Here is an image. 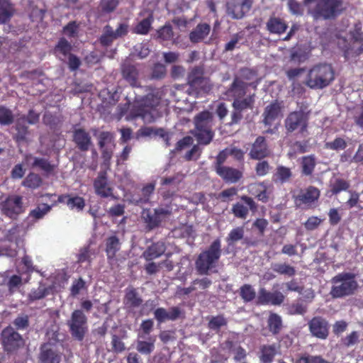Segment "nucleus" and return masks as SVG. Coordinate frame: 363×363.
I'll return each mask as SVG.
<instances>
[{"label":"nucleus","instance_id":"7","mask_svg":"<svg viewBox=\"0 0 363 363\" xmlns=\"http://www.w3.org/2000/svg\"><path fill=\"white\" fill-rule=\"evenodd\" d=\"M334 79L333 67L326 63L318 64L310 69L306 84L311 89H322L329 86Z\"/></svg>","mask_w":363,"mask_h":363},{"label":"nucleus","instance_id":"35","mask_svg":"<svg viewBox=\"0 0 363 363\" xmlns=\"http://www.w3.org/2000/svg\"><path fill=\"white\" fill-rule=\"evenodd\" d=\"M16 12L14 6L9 0H0V24L9 23Z\"/></svg>","mask_w":363,"mask_h":363},{"label":"nucleus","instance_id":"20","mask_svg":"<svg viewBox=\"0 0 363 363\" xmlns=\"http://www.w3.org/2000/svg\"><path fill=\"white\" fill-rule=\"evenodd\" d=\"M182 315L183 311L178 306L170 307L169 310L160 307L154 311V317L158 323H162L168 320L175 321L180 318Z\"/></svg>","mask_w":363,"mask_h":363},{"label":"nucleus","instance_id":"27","mask_svg":"<svg viewBox=\"0 0 363 363\" xmlns=\"http://www.w3.org/2000/svg\"><path fill=\"white\" fill-rule=\"evenodd\" d=\"M121 74L132 87H142L139 82V72L135 65L124 63L121 67Z\"/></svg>","mask_w":363,"mask_h":363},{"label":"nucleus","instance_id":"10","mask_svg":"<svg viewBox=\"0 0 363 363\" xmlns=\"http://www.w3.org/2000/svg\"><path fill=\"white\" fill-rule=\"evenodd\" d=\"M0 340L3 350L8 354H16L25 345L23 336L10 325L2 330Z\"/></svg>","mask_w":363,"mask_h":363},{"label":"nucleus","instance_id":"40","mask_svg":"<svg viewBox=\"0 0 363 363\" xmlns=\"http://www.w3.org/2000/svg\"><path fill=\"white\" fill-rule=\"evenodd\" d=\"M316 166L315 157L313 155L303 156L301 158V174L304 176H311Z\"/></svg>","mask_w":363,"mask_h":363},{"label":"nucleus","instance_id":"39","mask_svg":"<svg viewBox=\"0 0 363 363\" xmlns=\"http://www.w3.org/2000/svg\"><path fill=\"white\" fill-rule=\"evenodd\" d=\"M121 249V242L116 235H111L106 239V253L108 259H113Z\"/></svg>","mask_w":363,"mask_h":363},{"label":"nucleus","instance_id":"45","mask_svg":"<svg viewBox=\"0 0 363 363\" xmlns=\"http://www.w3.org/2000/svg\"><path fill=\"white\" fill-rule=\"evenodd\" d=\"M272 269L274 272L280 275H285L289 277H294L296 273L295 267L286 263H273Z\"/></svg>","mask_w":363,"mask_h":363},{"label":"nucleus","instance_id":"2","mask_svg":"<svg viewBox=\"0 0 363 363\" xmlns=\"http://www.w3.org/2000/svg\"><path fill=\"white\" fill-rule=\"evenodd\" d=\"M160 104V99L153 94L148 93L145 96H135L133 102L129 100L124 104L118 106L121 116H125L127 120L141 118L145 123L155 121L153 111Z\"/></svg>","mask_w":363,"mask_h":363},{"label":"nucleus","instance_id":"11","mask_svg":"<svg viewBox=\"0 0 363 363\" xmlns=\"http://www.w3.org/2000/svg\"><path fill=\"white\" fill-rule=\"evenodd\" d=\"M308 115L303 111H295L289 113L284 121V127L288 133L297 132L302 137L308 135Z\"/></svg>","mask_w":363,"mask_h":363},{"label":"nucleus","instance_id":"50","mask_svg":"<svg viewBox=\"0 0 363 363\" xmlns=\"http://www.w3.org/2000/svg\"><path fill=\"white\" fill-rule=\"evenodd\" d=\"M360 333L359 331H352L341 338L340 344L347 348L351 347L359 342Z\"/></svg>","mask_w":363,"mask_h":363},{"label":"nucleus","instance_id":"46","mask_svg":"<svg viewBox=\"0 0 363 363\" xmlns=\"http://www.w3.org/2000/svg\"><path fill=\"white\" fill-rule=\"evenodd\" d=\"M42 183L43 179L39 174L30 172L26 176L22 184L25 187L35 189L40 187Z\"/></svg>","mask_w":363,"mask_h":363},{"label":"nucleus","instance_id":"25","mask_svg":"<svg viewBox=\"0 0 363 363\" xmlns=\"http://www.w3.org/2000/svg\"><path fill=\"white\" fill-rule=\"evenodd\" d=\"M72 140L82 152H87L92 145L90 134L84 128H76L73 131Z\"/></svg>","mask_w":363,"mask_h":363},{"label":"nucleus","instance_id":"29","mask_svg":"<svg viewBox=\"0 0 363 363\" xmlns=\"http://www.w3.org/2000/svg\"><path fill=\"white\" fill-rule=\"evenodd\" d=\"M216 172L226 183H236L242 177V172L241 171L227 166L219 168Z\"/></svg>","mask_w":363,"mask_h":363},{"label":"nucleus","instance_id":"48","mask_svg":"<svg viewBox=\"0 0 363 363\" xmlns=\"http://www.w3.org/2000/svg\"><path fill=\"white\" fill-rule=\"evenodd\" d=\"M228 324L227 319L223 315H218L213 316L208 323V328L216 333H218L220 328L223 326H226Z\"/></svg>","mask_w":363,"mask_h":363},{"label":"nucleus","instance_id":"23","mask_svg":"<svg viewBox=\"0 0 363 363\" xmlns=\"http://www.w3.org/2000/svg\"><path fill=\"white\" fill-rule=\"evenodd\" d=\"M289 28L287 21L275 14L271 15L266 22V30L269 34L281 35L286 33Z\"/></svg>","mask_w":363,"mask_h":363},{"label":"nucleus","instance_id":"41","mask_svg":"<svg viewBox=\"0 0 363 363\" xmlns=\"http://www.w3.org/2000/svg\"><path fill=\"white\" fill-rule=\"evenodd\" d=\"M350 186V182L342 178H335L330 180L329 187L332 195H337L342 191H346Z\"/></svg>","mask_w":363,"mask_h":363},{"label":"nucleus","instance_id":"61","mask_svg":"<svg viewBox=\"0 0 363 363\" xmlns=\"http://www.w3.org/2000/svg\"><path fill=\"white\" fill-rule=\"evenodd\" d=\"M296 363H330L320 355L307 354L301 357Z\"/></svg>","mask_w":363,"mask_h":363},{"label":"nucleus","instance_id":"1","mask_svg":"<svg viewBox=\"0 0 363 363\" xmlns=\"http://www.w3.org/2000/svg\"><path fill=\"white\" fill-rule=\"evenodd\" d=\"M256 76V72L252 69L244 67L240 69V76H235L233 82L225 91L228 99L233 100V111L230 114V121L227 125L232 126L238 125L243 118V112L252 110L255 103V93L247 95V89L252 84L244 80H252Z\"/></svg>","mask_w":363,"mask_h":363},{"label":"nucleus","instance_id":"9","mask_svg":"<svg viewBox=\"0 0 363 363\" xmlns=\"http://www.w3.org/2000/svg\"><path fill=\"white\" fill-rule=\"evenodd\" d=\"M342 0H318L311 14L315 20L334 19L342 13Z\"/></svg>","mask_w":363,"mask_h":363},{"label":"nucleus","instance_id":"30","mask_svg":"<svg viewBox=\"0 0 363 363\" xmlns=\"http://www.w3.org/2000/svg\"><path fill=\"white\" fill-rule=\"evenodd\" d=\"M145 336L140 333L138 334V339L136 342L137 351L143 355H150L153 352L155 348V336H148L146 340H140L144 338Z\"/></svg>","mask_w":363,"mask_h":363},{"label":"nucleus","instance_id":"16","mask_svg":"<svg viewBox=\"0 0 363 363\" xmlns=\"http://www.w3.org/2000/svg\"><path fill=\"white\" fill-rule=\"evenodd\" d=\"M1 211L7 217L16 219L23 211L22 197L16 195L7 197L1 203Z\"/></svg>","mask_w":363,"mask_h":363},{"label":"nucleus","instance_id":"26","mask_svg":"<svg viewBox=\"0 0 363 363\" xmlns=\"http://www.w3.org/2000/svg\"><path fill=\"white\" fill-rule=\"evenodd\" d=\"M13 139L18 144L26 143L30 135L28 125L24 118H17L13 126Z\"/></svg>","mask_w":363,"mask_h":363},{"label":"nucleus","instance_id":"34","mask_svg":"<svg viewBox=\"0 0 363 363\" xmlns=\"http://www.w3.org/2000/svg\"><path fill=\"white\" fill-rule=\"evenodd\" d=\"M143 303V299L138 293L136 289L128 287L123 298V303L130 308H138Z\"/></svg>","mask_w":363,"mask_h":363},{"label":"nucleus","instance_id":"52","mask_svg":"<svg viewBox=\"0 0 363 363\" xmlns=\"http://www.w3.org/2000/svg\"><path fill=\"white\" fill-rule=\"evenodd\" d=\"M244 233L245 232L242 227H237L230 230L228 237L226 238V242H228V245H232L238 241L242 240L244 237Z\"/></svg>","mask_w":363,"mask_h":363},{"label":"nucleus","instance_id":"51","mask_svg":"<svg viewBox=\"0 0 363 363\" xmlns=\"http://www.w3.org/2000/svg\"><path fill=\"white\" fill-rule=\"evenodd\" d=\"M52 208L51 205L40 203L30 211V216L36 220L41 219L50 211Z\"/></svg>","mask_w":363,"mask_h":363},{"label":"nucleus","instance_id":"13","mask_svg":"<svg viewBox=\"0 0 363 363\" xmlns=\"http://www.w3.org/2000/svg\"><path fill=\"white\" fill-rule=\"evenodd\" d=\"M258 210V205L255 200L248 196L243 195L240 197V200L235 203L231 208V212L237 218L245 220L249 212L255 213Z\"/></svg>","mask_w":363,"mask_h":363},{"label":"nucleus","instance_id":"44","mask_svg":"<svg viewBox=\"0 0 363 363\" xmlns=\"http://www.w3.org/2000/svg\"><path fill=\"white\" fill-rule=\"evenodd\" d=\"M72 45L64 37L60 38L54 48V52L56 55H61L64 57H67L71 53Z\"/></svg>","mask_w":363,"mask_h":363},{"label":"nucleus","instance_id":"49","mask_svg":"<svg viewBox=\"0 0 363 363\" xmlns=\"http://www.w3.org/2000/svg\"><path fill=\"white\" fill-rule=\"evenodd\" d=\"M32 167H39L47 174L52 173L55 167V166L52 164L47 159L43 157H34Z\"/></svg>","mask_w":363,"mask_h":363},{"label":"nucleus","instance_id":"36","mask_svg":"<svg viewBox=\"0 0 363 363\" xmlns=\"http://www.w3.org/2000/svg\"><path fill=\"white\" fill-rule=\"evenodd\" d=\"M292 172L289 167L279 165L276 172L272 175V181L275 184H285L289 182L292 177Z\"/></svg>","mask_w":363,"mask_h":363},{"label":"nucleus","instance_id":"12","mask_svg":"<svg viewBox=\"0 0 363 363\" xmlns=\"http://www.w3.org/2000/svg\"><path fill=\"white\" fill-rule=\"evenodd\" d=\"M320 196V191L314 186H309L301 189L298 194L294 196V201L298 207L303 208H313Z\"/></svg>","mask_w":363,"mask_h":363},{"label":"nucleus","instance_id":"8","mask_svg":"<svg viewBox=\"0 0 363 363\" xmlns=\"http://www.w3.org/2000/svg\"><path fill=\"white\" fill-rule=\"evenodd\" d=\"M66 325L72 337L82 342L85 338L88 331V318L82 310L75 309L67 320Z\"/></svg>","mask_w":363,"mask_h":363},{"label":"nucleus","instance_id":"4","mask_svg":"<svg viewBox=\"0 0 363 363\" xmlns=\"http://www.w3.org/2000/svg\"><path fill=\"white\" fill-rule=\"evenodd\" d=\"M330 296L333 298H342L353 295L358 288L356 274L352 272H341L331 279Z\"/></svg>","mask_w":363,"mask_h":363},{"label":"nucleus","instance_id":"24","mask_svg":"<svg viewBox=\"0 0 363 363\" xmlns=\"http://www.w3.org/2000/svg\"><path fill=\"white\" fill-rule=\"evenodd\" d=\"M170 213L171 212L167 209L158 208L154 209L153 212L148 210L144 213L143 218L149 230H152L157 228L163 219Z\"/></svg>","mask_w":363,"mask_h":363},{"label":"nucleus","instance_id":"53","mask_svg":"<svg viewBox=\"0 0 363 363\" xmlns=\"http://www.w3.org/2000/svg\"><path fill=\"white\" fill-rule=\"evenodd\" d=\"M13 114L9 108L0 106V125H9L13 123Z\"/></svg>","mask_w":363,"mask_h":363},{"label":"nucleus","instance_id":"43","mask_svg":"<svg viewBox=\"0 0 363 363\" xmlns=\"http://www.w3.org/2000/svg\"><path fill=\"white\" fill-rule=\"evenodd\" d=\"M224 345L225 348L234 352V359L235 361H241L245 359L247 356L246 350L242 346L229 340H225Z\"/></svg>","mask_w":363,"mask_h":363},{"label":"nucleus","instance_id":"15","mask_svg":"<svg viewBox=\"0 0 363 363\" xmlns=\"http://www.w3.org/2000/svg\"><path fill=\"white\" fill-rule=\"evenodd\" d=\"M62 353L51 342L43 343L40 347L38 360L40 363H60Z\"/></svg>","mask_w":363,"mask_h":363},{"label":"nucleus","instance_id":"6","mask_svg":"<svg viewBox=\"0 0 363 363\" xmlns=\"http://www.w3.org/2000/svg\"><path fill=\"white\" fill-rule=\"evenodd\" d=\"M204 73L203 65L194 66L189 70L186 77L188 85L186 91L189 95L198 97L211 91L213 84L210 79L204 76Z\"/></svg>","mask_w":363,"mask_h":363},{"label":"nucleus","instance_id":"33","mask_svg":"<svg viewBox=\"0 0 363 363\" xmlns=\"http://www.w3.org/2000/svg\"><path fill=\"white\" fill-rule=\"evenodd\" d=\"M267 325L269 331L274 336L279 335L284 328L281 317L279 314L273 312L269 313L267 320Z\"/></svg>","mask_w":363,"mask_h":363},{"label":"nucleus","instance_id":"62","mask_svg":"<svg viewBox=\"0 0 363 363\" xmlns=\"http://www.w3.org/2000/svg\"><path fill=\"white\" fill-rule=\"evenodd\" d=\"M307 309V306L301 302L293 303L288 307L290 315H304Z\"/></svg>","mask_w":363,"mask_h":363},{"label":"nucleus","instance_id":"38","mask_svg":"<svg viewBox=\"0 0 363 363\" xmlns=\"http://www.w3.org/2000/svg\"><path fill=\"white\" fill-rule=\"evenodd\" d=\"M350 35L353 44V54L354 56H359L363 53V32L361 31V28L356 27Z\"/></svg>","mask_w":363,"mask_h":363},{"label":"nucleus","instance_id":"19","mask_svg":"<svg viewBox=\"0 0 363 363\" xmlns=\"http://www.w3.org/2000/svg\"><path fill=\"white\" fill-rule=\"evenodd\" d=\"M270 155L271 151L266 138L264 136H258L251 145L249 157L252 160H261L269 157Z\"/></svg>","mask_w":363,"mask_h":363},{"label":"nucleus","instance_id":"42","mask_svg":"<svg viewBox=\"0 0 363 363\" xmlns=\"http://www.w3.org/2000/svg\"><path fill=\"white\" fill-rule=\"evenodd\" d=\"M116 40L113 34V29L110 25H106L103 29V33L100 36L99 41L101 46L107 48L112 45L113 42Z\"/></svg>","mask_w":363,"mask_h":363},{"label":"nucleus","instance_id":"18","mask_svg":"<svg viewBox=\"0 0 363 363\" xmlns=\"http://www.w3.org/2000/svg\"><path fill=\"white\" fill-rule=\"evenodd\" d=\"M93 185L96 194L101 198L111 197L113 199H117V197L113 194V188L109 186L106 172H100L98 174L94 180Z\"/></svg>","mask_w":363,"mask_h":363},{"label":"nucleus","instance_id":"31","mask_svg":"<svg viewBox=\"0 0 363 363\" xmlns=\"http://www.w3.org/2000/svg\"><path fill=\"white\" fill-rule=\"evenodd\" d=\"M281 111V107L277 102L271 103L267 106L263 113V123L270 127L273 122L278 118Z\"/></svg>","mask_w":363,"mask_h":363},{"label":"nucleus","instance_id":"32","mask_svg":"<svg viewBox=\"0 0 363 363\" xmlns=\"http://www.w3.org/2000/svg\"><path fill=\"white\" fill-rule=\"evenodd\" d=\"M211 31V26L208 23H199L196 27L190 32L189 40L193 43H197L206 38Z\"/></svg>","mask_w":363,"mask_h":363},{"label":"nucleus","instance_id":"17","mask_svg":"<svg viewBox=\"0 0 363 363\" xmlns=\"http://www.w3.org/2000/svg\"><path fill=\"white\" fill-rule=\"evenodd\" d=\"M252 0H229L226 4L227 13L233 19H241L250 11Z\"/></svg>","mask_w":363,"mask_h":363},{"label":"nucleus","instance_id":"47","mask_svg":"<svg viewBox=\"0 0 363 363\" xmlns=\"http://www.w3.org/2000/svg\"><path fill=\"white\" fill-rule=\"evenodd\" d=\"M239 294L245 303L251 302L256 297L255 290L248 284H245L240 286Z\"/></svg>","mask_w":363,"mask_h":363},{"label":"nucleus","instance_id":"63","mask_svg":"<svg viewBox=\"0 0 363 363\" xmlns=\"http://www.w3.org/2000/svg\"><path fill=\"white\" fill-rule=\"evenodd\" d=\"M287 6L289 12L295 16H302L304 12L303 6L296 0L288 1Z\"/></svg>","mask_w":363,"mask_h":363},{"label":"nucleus","instance_id":"14","mask_svg":"<svg viewBox=\"0 0 363 363\" xmlns=\"http://www.w3.org/2000/svg\"><path fill=\"white\" fill-rule=\"evenodd\" d=\"M308 330L313 337L320 340H326L330 333L328 321L320 315L313 317L308 323Z\"/></svg>","mask_w":363,"mask_h":363},{"label":"nucleus","instance_id":"57","mask_svg":"<svg viewBox=\"0 0 363 363\" xmlns=\"http://www.w3.org/2000/svg\"><path fill=\"white\" fill-rule=\"evenodd\" d=\"M15 330H26L30 325L29 316L27 314H21L18 315L13 321Z\"/></svg>","mask_w":363,"mask_h":363},{"label":"nucleus","instance_id":"21","mask_svg":"<svg viewBox=\"0 0 363 363\" xmlns=\"http://www.w3.org/2000/svg\"><path fill=\"white\" fill-rule=\"evenodd\" d=\"M280 345L276 343L261 344L258 347L257 356L260 363H272L279 353Z\"/></svg>","mask_w":363,"mask_h":363},{"label":"nucleus","instance_id":"64","mask_svg":"<svg viewBox=\"0 0 363 363\" xmlns=\"http://www.w3.org/2000/svg\"><path fill=\"white\" fill-rule=\"evenodd\" d=\"M112 351L114 353L119 354L125 350V343L117 335H113L111 337Z\"/></svg>","mask_w":363,"mask_h":363},{"label":"nucleus","instance_id":"58","mask_svg":"<svg viewBox=\"0 0 363 363\" xmlns=\"http://www.w3.org/2000/svg\"><path fill=\"white\" fill-rule=\"evenodd\" d=\"M119 4V0H101L99 6L104 13H110L115 11Z\"/></svg>","mask_w":363,"mask_h":363},{"label":"nucleus","instance_id":"28","mask_svg":"<svg viewBox=\"0 0 363 363\" xmlns=\"http://www.w3.org/2000/svg\"><path fill=\"white\" fill-rule=\"evenodd\" d=\"M167 250V246L164 242L157 241L152 242L147 249L143 252L142 257L146 261H152L161 257L164 254Z\"/></svg>","mask_w":363,"mask_h":363},{"label":"nucleus","instance_id":"54","mask_svg":"<svg viewBox=\"0 0 363 363\" xmlns=\"http://www.w3.org/2000/svg\"><path fill=\"white\" fill-rule=\"evenodd\" d=\"M94 251L91 250L89 246L84 247L80 249L77 255V262L82 264L86 262L90 265L92 261V255H94Z\"/></svg>","mask_w":363,"mask_h":363},{"label":"nucleus","instance_id":"3","mask_svg":"<svg viewBox=\"0 0 363 363\" xmlns=\"http://www.w3.org/2000/svg\"><path fill=\"white\" fill-rule=\"evenodd\" d=\"M221 255V240L218 238L199 255L195 262L197 272L201 275L208 274L209 271L217 266Z\"/></svg>","mask_w":363,"mask_h":363},{"label":"nucleus","instance_id":"37","mask_svg":"<svg viewBox=\"0 0 363 363\" xmlns=\"http://www.w3.org/2000/svg\"><path fill=\"white\" fill-rule=\"evenodd\" d=\"M154 22V16L150 13L147 18L138 22L132 29V33L137 35H145L149 33Z\"/></svg>","mask_w":363,"mask_h":363},{"label":"nucleus","instance_id":"59","mask_svg":"<svg viewBox=\"0 0 363 363\" xmlns=\"http://www.w3.org/2000/svg\"><path fill=\"white\" fill-rule=\"evenodd\" d=\"M79 24L75 21L69 22L62 28V32L69 38H75L77 36Z\"/></svg>","mask_w":363,"mask_h":363},{"label":"nucleus","instance_id":"22","mask_svg":"<svg viewBox=\"0 0 363 363\" xmlns=\"http://www.w3.org/2000/svg\"><path fill=\"white\" fill-rule=\"evenodd\" d=\"M284 296L280 291H268L264 288H261L258 292L257 303L260 305H281L284 301Z\"/></svg>","mask_w":363,"mask_h":363},{"label":"nucleus","instance_id":"56","mask_svg":"<svg viewBox=\"0 0 363 363\" xmlns=\"http://www.w3.org/2000/svg\"><path fill=\"white\" fill-rule=\"evenodd\" d=\"M157 37L163 41L171 40L174 36L172 27L169 24H166L157 30Z\"/></svg>","mask_w":363,"mask_h":363},{"label":"nucleus","instance_id":"55","mask_svg":"<svg viewBox=\"0 0 363 363\" xmlns=\"http://www.w3.org/2000/svg\"><path fill=\"white\" fill-rule=\"evenodd\" d=\"M67 205L72 210L75 208L78 211H82L85 207V200L79 196H70L67 201Z\"/></svg>","mask_w":363,"mask_h":363},{"label":"nucleus","instance_id":"60","mask_svg":"<svg viewBox=\"0 0 363 363\" xmlns=\"http://www.w3.org/2000/svg\"><path fill=\"white\" fill-rule=\"evenodd\" d=\"M167 73L165 65L162 63H155L152 68L151 77L155 79H163Z\"/></svg>","mask_w":363,"mask_h":363},{"label":"nucleus","instance_id":"5","mask_svg":"<svg viewBox=\"0 0 363 363\" xmlns=\"http://www.w3.org/2000/svg\"><path fill=\"white\" fill-rule=\"evenodd\" d=\"M213 114L208 111H203L195 116L194 130L192 132L199 144L207 145L213 140L215 133L213 130Z\"/></svg>","mask_w":363,"mask_h":363}]
</instances>
